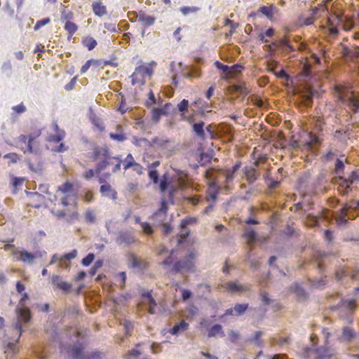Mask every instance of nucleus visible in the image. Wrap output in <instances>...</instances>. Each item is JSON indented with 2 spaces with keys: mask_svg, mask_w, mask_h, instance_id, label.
I'll use <instances>...</instances> for the list:
<instances>
[{
  "mask_svg": "<svg viewBox=\"0 0 359 359\" xmlns=\"http://www.w3.org/2000/svg\"><path fill=\"white\" fill-rule=\"evenodd\" d=\"M118 245L129 246L136 242L133 233L129 231H120L116 240Z\"/></svg>",
  "mask_w": 359,
  "mask_h": 359,
  "instance_id": "423d86ee",
  "label": "nucleus"
},
{
  "mask_svg": "<svg viewBox=\"0 0 359 359\" xmlns=\"http://www.w3.org/2000/svg\"><path fill=\"white\" fill-rule=\"evenodd\" d=\"M189 324L183 320L179 323H177L173 327L170 328L169 332L172 335L177 336L182 332H184L186 330H187Z\"/></svg>",
  "mask_w": 359,
  "mask_h": 359,
  "instance_id": "4be33fe9",
  "label": "nucleus"
},
{
  "mask_svg": "<svg viewBox=\"0 0 359 359\" xmlns=\"http://www.w3.org/2000/svg\"><path fill=\"white\" fill-rule=\"evenodd\" d=\"M77 255V250H72L71 252H68V253H66L63 257H62V260L63 259H65V260H71V259H74Z\"/></svg>",
  "mask_w": 359,
  "mask_h": 359,
  "instance_id": "13d9d810",
  "label": "nucleus"
},
{
  "mask_svg": "<svg viewBox=\"0 0 359 359\" xmlns=\"http://www.w3.org/2000/svg\"><path fill=\"white\" fill-rule=\"evenodd\" d=\"M72 184L70 182H67L58 187V191H60L64 194H66V193H68L69 191H70L72 190Z\"/></svg>",
  "mask_w": 359,
  "mask_h": 359,
  "instance_id": "603ef678",
  "label": "nucleus"
},
{
  "mask_svg": "<svg viewBox=\"0 0 359 359\" xmlns=\"http://www.w3.org/2000/svg\"><path fill=\"white\" fill-rule=\"evenodd\" d=\"M218 334L222 337L224 336L222 325L219 324H215L209 330L208 336V337H214Z\"/></svg>",
  "mask_w": 359,
  "mask_h": 359,
  "instance_id": "bb28decb",
  "label": "nucleus"
},
{
  "mask_svg": "<svg viewBox=\"0 0 359 359\" xmlns=\"http://www.w3.org/2000/svg\"><path fill=\"white\" fill-rule=\"evenodd\" d=\"M178 66L180 69V71L182 72L183 76L185 78H191L193 76L198 77L200 76L199 70L195 67H190L188 72H184V67H183L182 63L179 62Z\"/></svg>",
  "mask_w": 359,
  "mask_h": 359,
  "instance_id": "5701e85b",
  "label": "nucleus"
},
{
  "mask_svg": "<svg viewBox=\"0 0 359 359\" xmlns=\"http://www.w3.org/2000/svg\"><path fill=\"white\" fill-rule=\"evenodd\" d=\"M344 168L345 165L344 162L339 158H337L335 162V173L339 175L344 173Z\"/></svg>",
  "mask_w": 359,
  "mask_h": 359,
  "instance_id": "37998d69",
  "label": "nucleus"
},
{
  "mask_svg": "<svg viewBox=\"0 0 359 359\" xmlns=\"http://www.w3.org/2000/svg\"><path fill=\"white\" fill-rule=\"evenodd\" d=\"M171 106L170 103H166L164 107L161 109L153 108L152 109V120L155 122H158L162 115L167 114V109Z\"/></svg>",
  "mask_w": 359,
  "mask_h": 359,
  "instance_id": "f3484780",
  "label": "nucleus"
},
{
  "mask_svg": "<svg viewBox=\"0 0 359 359\" xmlns=\"http://www.w3.org/2000/svg\"><path fill=\"white\" fill-rule=\"evenodd\" d=\"M83 43L89 50H92L96 46L97 41L92 37H88L83 41Z\"/></svg>",
  "mask_w": 359,
  "mask_h": 359,
  "instance_id": "ea45409f",
  "label": "nucleus"
},
{
  "mask_svg": "<svg viewBox=\"0 0 359 359\" xmlns=\"http://www.w3.org/2000/svg\"><path fill=\"white\" fill-rule=\"evenodd\" d=\"M167 202L163 200L161 203L160 208L152 215V219L154 220L156 225H161L165 223L164 221L167 217Z\"/></svg>",
  "mask_w": 359,
  "mask_h": 359,
  "instance_id": "0eeeda50",
  "label": "nucleus"
},
{
  "mask_svg": "<svg viewBox=\"0 0 359 359\" xmlns=\"http://www.w3.org/2000/svg\"><path fill=\"white\" fill-rule=\"evenodd\" d=\"M248 304H236L234 306V311L236 316H240L243 315L248 309Z\"/></svg>",
  "mask_w": 359,
  "mask_h": 359,
  "instance_id": "4c0bfd02",
  "label": "nucleus"
},
{
  "mask_svg": "<svg viewBox=\"0 0 359 359\" xmlns=\"http://www.w3.org/2000/svg\"><path fill=\"white\" fill-rule=\"evenodd\" d=\"M132 78V85H135L136 83H140L141 85H144L145 81L144 79L140 76V74H135V71L131 75Z\"/></svg>",
  "mask_w": 359,
  "mask_h": 359,
  "instance_id": "a18cd8bd",
  "label": "nucleus"
},
{
  "mask_svg": "<svg viewBox=\"0 0 359 359\" xmlns=\"http://www.w3.org/2000/svg\"><path fill=\"white\" fill-rule=\"evenodd\" d=\"M95 255L93 253H88L81 260V264L84 266H88L94 260Z\"/></svg>",
  "mask_w": 359,
  "mask_h": 359,
  "instance_id": "c03bdc74",
  "label": "nucleus"
},
{
  "mask_svg": "<svg viewBox=\"0 0 359 359\" xmlns=\"http://www.w3.org/2000/svg\"><path fill=\"white\" fill-rule=\"evenodd\" d=\"M67 353L71 359H98L100 358L99 352L85 350L84 346L80 342L67 346Z\"/></svg>",
  "mask_w": 359,
  "mask_h": 359,
  "instance_id": "f257e3e1",
  "label": "nucleus"
},
{
  "mask_svg": "<svg viewBox=\"0 0 359 359\" xmlns=\"http://www.w3.org/2000/svg\"><path fill=\"white\" fill-rule=\"evenodd\" d=\"M65 29L69 34V38H71L72 35L76 32L78 27L75 23L67 21L65 25Z\"/></svg>",
  "mask_w": 359,
  "mask_h": 359,
  "instance_id": "c9c22d12",
  "label": "nucleus"
},
{
  "mask_svg": "<svg viewBox=\"0 0 359 359\" xmlns=\"http://www.w3.org/2000/svg\"><path fill=\"white\" fill-rule=\"evenodd\" d=\"M280 43L285 46L287 50H293L292 46L290 44L289 39L287 38H283L280 41Z\"/></svg>",
  "mask_w": 359,
  "mask_h": 359,
  "instance_id": "774afa93",
  "label": "nucleus"
},
{
  "mask_svg": "<svg viewBox=\"0 0 359 359\" xmlns=\"http://www.w3.org/2000/svg\"><path fill=\"white\" fill-rule=\"evenodd\" d=\"M358 272H353L348 270L340 269L336 273V278L338 281L344 282L346 277H350L352 280H358Z\"/></svg>",
  "mask_w": 359,
  "mask_h": 359,
  "instance_id": "ddd939ff",
  "label": "nucleus"
},
{
  "mask_svg": "<svg viewBox=\"0 0 359 359\" xmlns=\"http://www.w3.org/2000/svg\"><path fill=\"white\" fill-rule=\"evenodd\" d=\"M136 163L132 154H128L125 159L124 169L126 170L130 168L134 167Z\"/></svg>",
  "mask_w": 359,
  "mask_h": 359,
  "instance_id": "a19ab883",
  "label": "nucleus"
},
{
  "mask_svg": "<svg viewBox=\"0 0 359 359\" xmlns=\"http://www.w3.org/2000/svg\"><path fill=\"white\" fill-rule=\"evenodd\" d=\"M196 222V219L194 218H188L183 219L180 224V226L182 229H185L188 225L193 224Z\"/></svg>",
  "mask_w": 359,
  "mask_h": 359,
  "instance_id": "052dcab7",
  "label": "nucleus"
},
{
  "mask_svg": "<svg viewBox=\"0 0 359 359\" xmlns=\"http://www.w3.org/2000/svg\"><path fill=\"white\" fill-rule=\"evenodd\" d=\"M85 218H86V221H88L90 223H94L95 221V217L91 210H88L86 212Z\"/></svg>",
  "mask_w": 359,
  "mask_h": 359,
  "instance_id": "69168bd1",
  "label": "nucleus"
},
{
  "mask_svg": "<svg viewBox=\"0 0 359 359\" xmlns=\"http://www.w3.org/2000/svg\"><path fill=\"white\" fill-rule=\"evenodd\" d=\"M196 255L194 252H190L187 256L180 261L175 262L170 270L172 273H184L191 271L194 269V260Z\"/></svg>",
  "mask_w": 359,
  "mask_h": 359,
  "instance_id": "7ed1b4c3",
  "label": "nucleus"
},
{
  "mask_svg": "<svg viewBox=\"0 0 359 359\" xmlns=\"http://www.w3.org/2000/svg\"><path fill=\"white\" fill-rule=\"evenodd\" d=\"M135 74H140V76L144 79L145 75L151 76L153 74V70L149 67L140 65L135 68Z\"/></svg>",
  "mask_w": 359,
  "mask_h": 359,
  "instance_id": "cd10ccee",
  "label": "nucleus"
},
{
  "mask_svg": "<svg viewBox=\"0 0 359 359\" xmlns=\"http://www.w3.org/2000/svg\"><path fill=\"white\" fill-rule=\"evenodd\" d=\"M313 93L310 89H306L305 91L302 92L300 95V98L302 103L306 107L311 105L313 102Z\"/></svg>",
  "mask_w": 359,
  "mask_h": 359,
  "instance_id": "412c9836",
  "label": "nucleus"
},
{
  "mask_svg": "<svg viewBox=\"0 0 359 359\" xmlns=\"http://www.w3.org/2000/svg\"><path fill=\"white\" fill-rule=\"evenodd\" d=\"M168 185H169V183H168V181L167 180V179L161 180L159 182L160 190L162 192H165L167 190Z\"/></svg>",
  "mask_w": 359,
  "mask_h": 359,
  "instance_id": "0e129e2a",
  "label": "nucleus"
},
{
  "mask_svg": "<svg viewBox=\"0 0 359 359\" xmlns=\"http://www.w3.org/2000/svg\"><path fill=\"white\" fill-rule=\"evenodd\" d=\"M102 265H103V260H102V259H98V260H97V261L94 263V264H93V266L91 267V269L89 270V272H88V273H89L90 276V277L94 276L96 274V273H97V270H98L100 268H101V267L102 266Z\"/></svg>",
  "mask_w": 359,
  "mask_h": 359,
  "instance_id": "58836bf2",
  "label": "nucleus"
},
{
  "mask_svg": "<svg viewBox=\"0 0 359 359\" xmlns=\"http://www.w3.org/2000/svg\"><path fill=\"white\" fill-rule=\"evenodd\" d=\"M24 182V178L22 177H13L12 180V184L15 188H18V187L22 186Z\"/></svg>",
  "mask_w": 359,
  "mask_h": 359,
  "instance_id": "e2e57ef3",
  "label": "nucleus"
},
{
  "mask_svg": "<svg viewBox=\"0 0 359 359\" xmlns=\"http://www.w3.org/2000/svg\"><path fill=\"white\" fill-rule=\"evenodd\" d=\"M156 104V100L155 98L154 93L150 90L149 93V100L146 102V105L147 107H151Z\"/></svg>",
  "mask_w": 359,
  "mask_h": 359,
  "instance_id": "6e6d98bb",
  "label": "nucleus"
},
{
  "mask_svg": "<svg viewBox=\"0 0 359 359\" xmlns=\"http://www.w3.org/2000/svg\"><path fill=\"white\" fill-rule=\"evenodd\" d=\"M13 254L14 255L20 254V260L23 262L28 263V264L32 263L34 259L36 257H37V256H38L37 255L38 253L33 254V253L29 252L25 250H22V251H18V250H15L14 251H13Z\"/></svg>",
  "mask_w": 359,
  "mask_h": 359,
  "instance_id": "9b49d317",
  "label": "nucleus"
},
{
  "mask_svg": "<svg viewBox=\"0 0 359 359\" xmlns=\"http://www.w3.org/2000/svg\"><path fill=\"white\" fill-rule=\"evenodd\" d=\"M205 123L202 121L193 123L192 128L195 134L204 140L205 139V133L204 130Z\"/></svg>",
  "mask_w": 359,
  "mask_h": 359,
  "instance_id": "a211bd4d",
  "label": "nucleus"
},
{
  "mask_svg": "<svg viewBox=\"0 0 359 359\" xmlns=\"http://www.w3.org/2000/svg\"><path fill=\"white\" fill-rule=\"evenodd\" d=\"M355 302L353 299H341L334 309H345L348 311H353L355 308Z\"/></svg>",
  "mask_w": 359,
  "mask_h": 359,
  "instance_id": "dca6fc26",
  "label": "nucleus"
},
{
  "mask_svg": "<svg viewBox=\"0 0 359 359\" xmlns=\"http://www.w3.org/2000/svg\"><path fill=\"white\" fill-rule=\"evenodd\" d=\"M152 144L156 145L158 148L167 149V145L169 143V140L164 137H154L151 141Z\"/></svg>",
  "mask_w": 359,
  "mask_h": 359,
  "instance_id": "7c9ffc66",
  "label": "nucleus"
},
{
  "mask_svg": "<svg viewBox=\"0 0 359 359\" xmlns=\"http://www.w3.org/2000/svg\"><path fill=\"white\" fill-rule=\"evenodd\" d=\"M244 236L250 244L255 242L257 238V235L256 232L250 228H248L245 229Z\"/></svg>",
  "mask_w": 359,
  "mask_h": 359,
  "instance_id": "2f4dec72",
  "label": "nucleus"
},
{
  "mask_svg": "<svg viewBox=\"0 0 359 359\" xmlns=\"http://www.w3.org/2000/svg\"><path fill=\"white\" fill-rule=\"evenodd\" d=\"M355 336V333L351 328L348 327H344L343 328L342 334L339 338L341 341L344 342H349L351 341Z\"/></svg>",
  "mask_w": 359,
  "mask_h": 359,
  "instance_id": "aec40b11",
  "label": "nucleus"
},
{
  "mask_svg": "<svg viewBox=\"0 0 359 359\" xmlns=\"http://www.w3.org/2000/svg\"><path fill=\"white\" fill-rule=\"evenodd\" d=\"M233 90L235 92L239 93L244 95H246L249 93V90H248L245 83H239L235 84L233 86Z\"/></svg>",
  "mask_w": 359,
  "mask_h": 359,
  "instance_id": "473e14b6",
  "label": "nucleus"
},
{
  "mask_svg": "<svg viewBox=\"0 0 359 359\" xmlns=\"http://www.w3.org/2000/svg\"><path fill=\"white\" fill-rule=\"evenodd\" d=\"M149 177L150 180L154 183L157 184L159 182V177L158 171L155 169H151L149 171Z\"/></svg>",
  "mask_w": 359,
  "mask_h": 359,
  "instance_id": "09e8293b",
  "label": "nucleus"
},
{
  "mask_svg": "<svg viewBox=\"0 0 359 359\" xmlns=\"http://www.w3.org/2000/svg\"><path fill=\"white\" fill-rule=\"evenodd\" d=\"M5 158L11 159V161L13 163H16L19 159V156L15 153H9L4 156Z\"/></svg>",
  "mask_w": 359,
  "mask_h": 359,
  "instance_id": "bf43d9fd",
  "label": "nucleus"
},
{
  "mask_svg": "<svg viewBox=\"0 0 359 359\" xmlns=\"http://www.w3.org/2000/svg\"><path fill=\"white\" fill-rule=\"evenodd\" d=\"M135 221L136 223L141 224L142 229L146 234L150 235L153 233L151 226L147 222H141L139 216H135Z\"/></svg>",
  "mask_w": 359,
  "mask_h": 359,
  "instance_id": "c756f323",
  "label": "nucleus"
},
{
  "mask_svg": "<svg viewBox=\"0 0 359 359\" xmlns=\"http://www.w3.org/2000/svg\"><path fill=\"white\" fill-rule=\"evenodd\" d=\"M100 191L102 195L110 197L113 200L117 198L116 191L112 189L111 186L108 183L102 184Z\"/></svg>",
  "mask_w": 359,
  "mask_h": 359,
  "instance_id": "2eb2a0df",
  "label": "nucleus"
},
{
  "mask_svg": "<svg viewBox=\"0 0 359 359\" xmlns=\"http://www.w3.org/2000/svg\"><path fill=\"white\" fill-rule=\"evenodd\" d=\"M65 137V131H58L57 134L55 135H50L47 140L48 142H61Z\"/></svg>",
  "mask_w": 359,
  "mask_h": 359,
  "instance_id": "f704fd0d",
  "label": "nucleus"
},
{
  "mask_svg": "<svg viewBox=\"0 0 359 359\" xmlns=\"http://www.w3.org/2000/svg\"><path fill=\"white\" fill-rule=\"evenodd\" d=\"M145 297L148 298V304L150 307L149 312L151 313H154V307L156 306V303L154 298L151 297V294L149 292L145 294Z\"/></svg>",
  "mask_w": 359,
  "mask_h": 359,
  "instance_id": "de8ad7c7",
  "label": "nucleus"
},
{
  "mask_svg": "<svg viewBox=\"0 0 359 359\" xmlns=\"http://www.w3.org/2000/svg\"><path fill=\"white\" fill-rule=\"evenodd\" d=\"M215 65L218 69L222 70L224 73H229L231 72L230 67H229L228 65H223L219 61H216L215 62Z\"/></svg>",
  "mask_w": 359,
  "mask_h": 359,
  "instance_id": "3c124183",
  "label": "nucleus"
},
{
  "mask_svg": "<svg viewBox=\"0 0 359 359\" xmlns=\"http://www.w3.org/2000/svg\"><path fill=\"white\" fill-rule=\"evenodd\" d=\"M97 61L93 59L88 60L81 68V73H86L92 65H97Z\"/></svg>",
  "mask_w": 359,
  "mask_h": 359,
  "instance_id": "49530a36",
  "label": "nucleus"
},
{
  "mask_svg": "<svg viewBox=\"0 0 359 359\" xmlns=\"http://www.w3.org/2000/svg\"><path fill=\"white\" fill-rule=\"evenodd\" d=\"M292 291L301 299H304L306 297V292L299 283H294L291 287Z\"/></svg>",
  "mask_w": 359,
  "mask_h": 359,
  "instance_id": "c85d7f7f",
  "label": "nucleus"
},
{
  "mask_svg": "<svg viewBox=\"0 0 359 359\" xmlns=\"http://www.w3.org/2000/svg\"><path fill=\"white\" fill-rule=\"evenodd\" d=\"M129 260L130 262L131 266L133 268H140L141 267V263L137 259V258L135 256L134 254H131L129 258Z\"/></svg>",
  "mask_w": 359,
  "mask_h": 359,
  "instance_id": "864d4df0",
  "label": "nucleus"
},
{
  "mask_svg": "<svg viewBox=\"0 0 359 359\" xmlns=\"http://www.w3.org/2000/svg\"><path fill=\"white\" fill-rule=\"evenodd\" d=\"M322 217L326 220H332L335 217L334 213L329 210L325 209L322 212Z\"/></svg>",
  "mask_w": 359,
  "mask_h": 359,
  "instance_id": "4d7b16f0",
  "label": "nucleus"
},
{
  "mask_svg": "<svg viewBox=\"0 0 359 359\" xmlns=\"http://www.w3.org/2000/svg\"><path fill=\"white\" fill-rule=\"evenodd\" d=\"M223 287L231 293H239L247 290V287L240 284L238 282H227Z\"/></svg>",
  "mask_w": 359,
  "mask_h": 359,
  "instance_id": "f8f14e48",
  "label": "nucleus"
},
{
  "mask_svg": "<svg viewBox=\"0 0 359 359\" xmlns=\"http://www.w3.org/2000/svg\"><path fill=\"white\" fill-rule=\"evenodd\" d=\"M50 22V19L49 18H43L36 22L34 25V30H39L41 27L48 24Z\"/></svg>",
  "mask_w": 359,
  "mask_h": 359,
  "instance_id": "8fccbe9b",
  "label": "nucleus"
},
{
  "mask_svg": "<svg viewBox=\"0 0 359 359\" xmlns=\"http://www.w3.org/2000/svg\"><path fill=\"white\" fill-rule=\"evenodd\" d=\"M339 180L341 181V182L342 184H341V187L343 188L342 194L346 195L348 192L350 185L353 184L355 182V181L358 180V175H357V173L355 171H353V172H351V173L348 179H346L342 176H339Z\"/></svg>",
  "mask_w": 359,
  "mask_h": 359,
  "instance_id": "6e6552de",
  "label": "nucleus"
},
{
  "mask_svg": "<svg viewBox=\"0 0 359 359\" xmlns=\"http://www.w3.org/2000/svg\"><path fill=\"white\" fill-rule=\"evenodd\" d=\"M92 8L95 15L102 17L107 14V8L100 1L93 2Z\"/></svg>",
  "mask_w": 359,
  "mask_h": 359,
  "instance_id": "b1692460",
  "label": "nucleus"
},
{
  "mask_svg": "<svg viewBox=\"0 0 359 359\" xmlns=\"http://www.w3.org/2000/svg\"><path fill=\"white\" fill-rule=\"evenodd\" d=\"M341 215L336 217L335 219L339 225L346 224L347 216L349 219H355L359 214V201H351L344 204L340 209Z\"/></svg>",
  "mask_w": 359,
  "mask_h": 359,
  "instance_id": "f03ea898",
  "label": "nucleus"
},
{
  "mask_svg": "<svg viewBox=\"0 0 359 359\" xmlns=\"http://www.w3.org/2000/svg\"><path fill=\"white\" fill-rule=\"evenodd\" d=\"M336 93L342 102L352 105L355 109L359 108V99L353 92L342 87H337Z\"/></svg>",
  "mask_w": 359,
  "mask_h": 359,
  "instance_id": "20e7f679",
  "label": "nucleus"
},
{
  "mask_svg": "<svg viewBox=\"0 0 359 359\" xmlns=\"http://www.w3.org/2000/svg\"><path fill=\"white\" fill-rule=\"evenodd\" d=\"M276 8L273 6H263L259 8V11L268 18H271L273 16V11Z\"/></svg>",
  "mask_w": 359,
  "mask_h": 359,
  "instance_id": "72a5a7b5",
  "label": "nucleus"
},
{
  "mask_svg": "<svg viewBox=\"0 0 359 359\" xmlns=\"http://www.w3.org/2000/svg\"><path fill=\"white\" fill-rule=\"evenodd\" d=\"M324 238L327 242L330 243L333 241V232L330 229L325 231Z\"/></svg>",
  "mask_w": 359,
  "mask_h": 359,
  "instance_id": "680f3d73",
  "label": "nucleus"
},
{
  "mask_svg": "<svg viewBox=\"0 0 359 359\" xmlns=\"http://www.w3.org/2000/svg\"><path fill=\"white\" fill-rule=\"evenodd\" d=\"M51 283L56 288L62 290L65 292H68L72 288V284L63 281L61 276L53 275L51 278Z\"/></svg>",
  "mask_w": 359,
  "mask_h": 359,
  "instance_id": "9d476101",
  "label": "nucleus"
},
{
  "mask_svg": "<svg viewBox=\"0 0 359 359\" xmlns=\"http://www.w3.org/2000/svg\"><path fill=\"white\" fill-rule=\"evenodd\" d=\"M29 299V295L27 292L22 294V296L20 299V303L22 304L23 302ZM16 313L18 317L21 319L22 321L27 323L31 319V312L30 310L22 305L21 306H18L16 308Z\"/></svg>",
  "mask_w": 359,
  "mask_h": 359,
  "instance_id": "39448f33",
  "label": "nucleus"
},
{
  "mask_svg": "<svg viewBox=\"0 0 359 359\" xmlns=\"http://www.w3.org/2000/svg\"><path fill=\"white\" fill-rule=\"evenodd\" d=\"M103 156L104 159L97 164L95 169L96 174L101 173L102 171L104 170L109 166V162L107 161V159H106V156Z\"/></svg>",
  "mask_w": 359,
  "mask_h": 359,
  "instance_id": "e433bc0d",
  "label": "nucleus"
},
{
  "mask_svg": "<svg viewBox=\"0 0 359 359\" xmlns=\"http://www.w3.org/2000/svg\"><path fill=\"white\" fill-rule=\"evenodd\" d=\"M189 105V100H186V99H183L177 104V109H178L179 111L182 113L181 116H182V119H187L189 123H191L194 119V116H190L187 117L185 115V112H187L188 111Z\"/></svg>",
  "mask_w": 359,
  "mask_h": 359,
  "instance_id": "4468645a",
  "label": "nucleus"
},
{
  "mask_svg": "<svg viewBox=\"0 0 359 359\" xmlns=\"http://www.w3.org/2000/svg\"><path fill=\"white\" fill-rule=\"evenodd\" d=\"M15 328L18 333V337L17 339L8 342L7 348L11 350H14V347H15V344L18 342L19 339H20L22 332V325L18 319L15 323Z\"/></svg>",
  "mask_w": 359,
  "mask_h": 359,
  "instance_id": "393cba45",
  "label": "nucleus"
},
{
  "mask_svg": "<svg viewBox=\"0 0 359 359\" xmlns=\"http://www.w3.org/2000/svg\"><path fill=\"white\" fill-rule=\"evenodd\" d=\"M244 174L249 184H253L257 180V171L255 168L245 167Z\"/></svg>",
  "mask_w": 359,
  "mask_h": 359,
  "instance_id": "6ab92c4d",
  "label": "nucleus"
},
{
  "mask_svg": "<svg viewBox=\"0 0 359 359\" xmlns=\"http://www.w3.org/2000/svg\"><path fill=\"white\" fill-rule=\"evenodd\" d=\"M109 136L111 139L118 142H123L126 139V137L123 133H110Z\"/></svg>",
  "mask_w": 359,
  "mask_h": 359,
  "instance_id": "5fc2aeb1",
  "label": "nucleus"
},
{
  "mask_svg": "<svg viewBox=\"0 0 359 359\" xmlns=\"http://www.w3.org/2000/svg\"><path fill=\"white\" fill-rule=\"evenodd\" d=\"M135 20H138L144 27L153 25L156 18L154 16L146 14L144 11H140L138 14H135Z\"/></svg>",
  "mask_w": 359,
  "mask_h": 359,
  "instance_id": "1a4fd4ad",
  "label": "nucleus"
},
{
  "mask_svg": "<svg viewBox=\"0 0 359 359\" xmlns=\"http://www.w3.org/2000/svg\"><path fill=\"white\" fill-rule=\"evenodd\" d=\"M13 110H14L18 114H22L26 111V107L22 103H21L13 107Z\"/></svg>",
  "mask_w": 359,
  "mask_h": 359,
  "instance_id": "338daca9",
  "label": "nucleus"
},
{
  "mask_svg": "<svg viewBox=\"0 0 359 359\" xmlns=\"http://www.w3.org/2000/svg\"><path fill=\"white\" fill-rule=\"evenodd\" d=\"M198 10L199 8L196 6H183L180 8V11L184 16H187L191 13H196Z\"/></svg>",
  "mask_w": 359,
  "mask_h": 359,
  "instance_id": "79ce46f5",
  "label": "nucleus"
},
{
  "mask_svg": "<svg viewBox=\"0 0 359 359\" xmlns=\"http://www.w3.org/2000/svg\"><path fill=\"white\" fill-rule=\"evenodd\" d=\"M100 155L106 156V159H107V161L109 162V166L114 165L113 160H115V158H114V157L111 158L108 155L107 150L106 149H96L94 151L95 159H98Z\"/></svg>",
  "mask_w": 359,
  "mask_h": 359,
  "instance_id": "a878e982",
  "label": "nucleus"
}]
</instances>
